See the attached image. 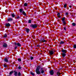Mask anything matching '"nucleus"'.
<instances>
[{
	"label": "nucleus",
	"instance_id": "obj_1",
	"mask_svg": "<svg viewBox=\"0 0 76 76\" xmlns=\"http://www.w3.org/2000/svg\"><path fill=\"white\" fill-rule=\"evenodd\" d=\"M40 67L41 66H39L37 67L36 69V72L37 75H41V73L42 74H44V71L43 70V68H41L40 71H39Z\"/></svg>",
	"mask_w": 76,
	"mask_h": 76
},
{
	"label": "nucleus",
	"instance_id": "obj_2",
	"mask_svg": "<svg viewBox=\"0 0 76 76\" xmlns=\"http://www.w3.org/2000/svg\"><path fill=\"white\" fill-rule=\"evenodd\" d=\"M30 27H32V28H37V26L36 24H32L30 25Z\"/></svg>",
	"mask_w": 76,
	"mask_h": 76
},
{
	"label": "nucleus",
	"instance_id": "obj_3",
	"mask_svg": "<svg viewBox=\"0 0 76 76\" xmlns=\"http://www.w3.org/2000/svg\"><path fill=\"white\" fill-rule=\"evenodd\" d=\"M49 53L50 54V55H53V54H54V53H55V51L54 50H49Z\"/></svg>",
	"mask_w": 76,
	"mask_h": 76
},
{
	"label": "nucleus",
	"instance_id": "obj_4",
	"mask_svg": "<svg viewBox=\"0 0 76 76\" xmlns=\"http://www.w3.org/2000/svg\"><path fill=\"white\" fill-rule=\"evenodd\" d=\"M40 42H47V40H45L43 37H42L40 40Z\"/></svg>",
	"mask_w": 76,
	"mask_h": 76
},
{
	"label": "nucleus",
	"instance_id": "obj_5",
	"mask_svg": "<svg viewBox=\"0 0 76 76\" xmlns=\"http://www.w3.org/2000/svg\"><path fill=\"white\" fill-rule=\"evenodd\" d=\"M49 73L50 75H54V70H51L49 71Z\"/></svg>",
	"mask_w": 76,
	"mask_h": 76
},
{
	"label": "nucleus",
	"instance_id": "obj_6",
	"mask_svg": "<svg viewBox=\"0 0 76 76\" xmlns=\"http://www.w3.org/2000/svg\"><path fill=\"white\" fill-rule=\"evenodd\" d=\"M3 47L4 48H7V45L6 43H4L3 44Z\"/></svg>",
	"mask_w": 76,
	"mask_h": 76
},
{
	"label": "nucleus",
	"instance_id": "obj_7",
	"mask_svg": "<svg viewBox=\"0 0 76 76\" xmlns=\"http://www.w3.org/2000/svg\"><path fill=\"white\" fill-rule=\"evenodd\" d=\"M5 25L6 26V27H10L11 25L9 23H6Z\"/></svg>",
	"mask_w": 76,
	"mask_h": 76
},
{
	"label": "nucleus",
	"instance_id": "obj_8",
	"mask_svg": "<svg viewBox=\"0 0 76 76\" xmlns=\"http://www.w3.org/2000/svg\"><path fill=\"white\" fill-rule=\"evenodd\" d=\"M61 51L62 52V53H64L66 54V53L67 51L66 50L62 49L61 50Z\"/></svg>",
	"mask_w": 76,
	"mask_h": 76
},
{
	"label": "nucleus",
	"instance_id": "obj_9",
	"mask_svg": "<svg viewBox=\"0 0 76 76\" xmlns=\"http://www.w3.org/2000/svg\"><path fill=\"white\" fill-rule=\"evenodd\" d=\"M62 57L64 58H66L65 56H66V53H62Z\"/></svg>",
	"mask_w": 76,
	"mask_h": 76
},
{
	"label": "nucleus",
	"instance_id": "obj_10",
	"mask_svg": "<svg viewBox=\"0 0 76 76\" xmlns=\"http://www.w3.org/2000/svg\"><path fill=\"white\" fill-rule=\"evenodd\" d=\"M25 29L26 30V31L27 32V34H28L29 33V29L28 28H25Z\"/></svg>",
	"mask_w": 76,
	"mask_h": 76
},
{
	"label": "nucleus",
	"instance_id": "obj_11",
	"mask_svg": "<svg viewBox=\"0 0 76 76\" xmlns=\"http://www.w3.org/2000/svg\"><path fill=\"white\" fill-rule=\"evenodd\" d=\"M13 72H15V73L14 74V75L15 76H18V72H16L15 70H14L13 71Z\"/></svg>",
	"mask_w": 76,
	"mask_h": 76
},
{
	"label": "nucleus",
	"instance_id": "obj_12",
	"mask_svg": "<svg viewBox=\"0 0 76 76\" xmlns=\"http://www.w3.org/2000/svg\"><path fill=\"white\" fill-rule=\"evenodd\" d=\"M8 22H11V21H12L13 20V19L11 18H9L8 19H7Z\"/></svg>",
	"mask_w": 76,
	"mask_h": 76
},
{
	"label": "nucleus",
	"instance_id": "obj_13",
	"mask_svg": "<svg viewBox=\"0 0 76 76\" xmlns=\"http://www.w3.org/2000/svg\"><path fill=\"white\" fill-rule=\"evenodd\" d=\"M4 61L6 62V63H7V62H9V60L7 58H5L4 60Z\"/></svg>",
	"mask_w": 76,
	"mask_h": 76
},
{
	"label": "nucleus",
	"instance_id": "obj_14",
	"mask_svg": "<svg viewBox=\"0 0 76 76\" xmlns=\"http://www.w3.org/2000/svg\"><path fill=\"white\" fill-rule=\"evenodd\" d=\"M7 33H5L4 34V36L3 37V38H7Z\"/></svg>",
	"mask_w": 76,
	"mask_h": 76
},
{
	"label": "nucleus",
	"instance_id": "obj_15",
	"mask_svg": "<svg viewBox=\"0 0 76 76\" xmlns=\"http://www.w3.org/2000/svg\"><path fill=\"white\" fill-rule=\"evenodd\" d=\"M56 75H57V76H58L59 75H61V73H60V72H57Z\"/></svg>",
	"mask_w": 76,
	"mask_h": 76
},
{
	"label": "nucleus",
	"instance_id": "obj_16",
	"mask_svg": "<svg viewBox=\"0 0 76 76\" xmlns=\"http://www.w3.org/2000/svg\"><path fill=\"white\" fill-rule=\"evenodd\" d=\"M30 74L32 75V76H35V74L33 72H30Z\"/></svg>",
	"mask_w": 76,
	"mask_h": 76
},
{
	"label": "nucleus",
	"instance_id": "obj_17",
	"mask_svg": "<svg viewBox=\"0 0 76 76\" xmlns=\"http://www.w3.org/2000/svg\"><path fill=\"white\" fill-rule=\"evenodd\" d=\"M11 16H12V18H15V14H14V13H12L11 14Z\"/></svg>",
	"mask_w": 76,
	"mask_h": 76
},
{
	"label": "nucleus",
	"instance_id": "obj_18",
	"mask_svg": "<svg viewBox=\"0 0 76 76\" xmlns=\"http://www.w3.org/2000/svg\"><path fill=\"white\" fill-rule=\"evenodd\" d=\"M28 6V4L27 3H26L24 4V7H26V6Z\"/></svg>",
	"mask_w": 76,
	"mask_h": 76
},
{
	"label": "nucleus",
	"instance_id": "obj_19",
	"mask_svg": "<svg viewBox=\"0 0 76 76\" xmlns=\"http://www.w3.org/2000/svg\"><path fill=\"white\" fill-rule=\"evenodd\" d=\"M62 23H64V25H66V21H65V20L62 21Z\"/></svg>",
	"mask_w": 76,
	"mask_h": 76
},
{
	"label": "nucleus",
	"instance_id": "obj_20",
	"mask_svg": "<svg viewBox=\"0 0 76 76\" xmlns=\"http://www.w3.org/2000/svg\"><path fill=\"white\" fill-rule=\"evenodd\" d=\"M23 10L22 9H20L19 10V11H20V13H22Z\"/></svg>",
	"mask_w": 76,
	"mask_h": 76
},
{
	"label": "nucleus",
	"instance_id": "obj_21",
	"mask_svg": "<svg viewBox=\"0 0 76 76\" xmlns=\"http://www.w3.org/2000/svg\"><path fill=\"white\" fill-rule=\"evenodd\" d=\"M72 25L74 26H76V23H72Z\"/></svg>",
	"mask_w": 76,
	"mask_h": 76
},
{
	"label": "nucleus",
	"instance_id": "obj_22",
	"mask_svg": "<svg viewBox=\"0 0 76 76\" xmlns=\"http://www.w3.org/2000/svg\"><path fill=\"white\" fill-rule=\"evenodd\" d=\"M17 46L18 47H21V45L19 43H18L17 44Z\"/></svg>",
	"mask_w": 76,
	"mask_h": 76
},
{
	"label": "nucleus",
	"instance_id": "obj_23",
	"mask_svg": "<svg viewBox=\"0 0 76 76\" xmlns=\"http://www.w3.org/2000/svg\"><path fill=\"white\" fill-rule=\"evenodd\" d=\"M64 43V41H61L59 43L60 44H63Z\"/></svg>",
	"mask_w": 76,
	"mask_h": 76
},
{
	"label": "nucleus",
	"instance_id": "obj_24",
	"mask_svg": "<svg viewBox=\"0 0 76 76\" xmlns=\"http://www.w3.org/2000/svg\"><path fill=\"white\" fill-rule=\"evenodd\" d=\"M18 61L19 62H20V61H22V60H21V59L20 58H18Z\"/></svg>",
	"mask_w": 76,
	"mask_h": 76
},
{
	"label": "nucleus",
	"instance_id": "obj_25",
	"mask_svg": "<svg viewBox=\"0 0 76 76\" xmlns=\"http://www.w3.org/2000/svg\"><path fill=\"white\" fill-rule=\"evenodd\" d=\"M73 48L75 49L76 48V44H75L73 45Z\"/></svg>",
	"mask_w": 76,
	"mask_h": 76
},
{
	"label": "nucleus",
	"instance_id": "obj_26",
	"mask_svg": "<svg viewBox=\"0 0 76 76\" xmlns=\"http://www.w3.org/2000/svg\"><path fill=\"white\" fill-rule=\"evenodd\" d=\"M30 58L31 60H32L34 59V57L33 56H30Z\"/></svg>",
	"mask_w": 76,
	"mask_h": 76
},
{
	"label": "nucleus",
	"instance_id": "obj_27",
	"mask_svg": "<svg viewBox=\"0 0 76 76\" xmlns=\"http://www.w3.org/2000/svg\"><path fill=\"white\" fill-rule=\"evenodd\" d=\"M13 73V71L10 72V75H12V73Z\"/></svg>",
	"mask_w": 76,
	"mask_h": 76
},
{
	"label": "nucleus",
	"instance_id": "obj_28",
	"mask_svg": "<svg viewBox=\"0 0 76 76\" xmlns=\"http://www.w3.org/2000/svg\"><path fill=\"white\" fill-rule=\"evenodd\" d=\"M28 23H31V20H28Z\"/></svg>",
	"mask_w": 76,
	"mask_h": 76
},
{
	"label": "nucleus",
	"instance_id": "obj_29",
	"mask_svg": "<svg viewBox=\"0 0 76 76\" xmlns=\"http://www.w3.org/2000/svg\"><path fill=\"white\" fill-rule=\"evenodd\" d=\"M66 7H67V4H65L64 5V8H66Z\"/></svg>",
	"mask_w": 76,
	"mask_h": 76
},
{
	"label": "nucleus",
	"instance_id": "obj_30",
	"mask_svg": "<svg viewBox=\"0 0 76 76\" xmlns=\"http://www.w3.org/2000/svg\"><path fill=\"white\" fill-rule=\"evenodd\" d=\"M65 20V17H64L62 19V21Z\"/></svg>",
	"mask_w": 76,
	"mask_h": 76
},
{
	"label": "nucleus",
	"instance_id": "obj_31",
	"mask_svg": "<svg viewBox=\"0 0 76 76\" xmlns=\"http://www.w3.org/2000/svg\"><path fill=\"white\" fill-rule=\"evenodd\" d=\"M18 76H21V74H20V72H19L18 74Z\"/></svg>",
	"mask_w": 76,
	"mask_h": 76
},
{
	"label": "nucleus",
	"instance_id": "obj_32",
	"mask_svg": "<svg viewBox=\"0 0 76 76\" xmlns=\"http://www.w3.org/2000/svg\"><path fill=\"white\" fill-rule=\"evenodd\" d=\"M23 15L24 16L26 15V13L25 12H24V13H23Z\"/></svg>",
	"mask_w": 76,
	"mask_h": 76
},
{
	"label": "nucleus",
	"instance_id": "obj_33",
	"mask_svg": "<svg viewBox=\"0 0 76 76\" xmlns=\"http://www.w3.org/2000/svg\"><path fill=\"white\" fill-rule=\"evenodd\" d=\"M20 17H19V16H18L17 17V19H20Z\"/></svg>",
	"mask_w": 76,
	"mask_h": 76
},
{
	"label": "nucleus",
	"instance_id": "obj_34",
	"mask_svg": "<svg viewBox=\"0 0 76 76\" xmlns=\"http://www.w3.org/2000/svg\"><path fill=\"white\" fill-rule=\"evenodd\" d=\"M36 47H40V45H37L36 46Z\"/></svg>",
	"mask_w": 76,
	"mask_h": 76
},
{
	"label": "nucleus",
	"instance_id": "obj_35",
	"mask_svg": "<svg viewBox=\"0 0 76 76\" xmlns=\"http://www.w3.org/2000/svg\"><path fill=\"white\" fill-rule=\"evenodd\" d=\"M60 13H58V14H57V15L58 16H60Z\"/></svg>",
	"mask_w": 76,
	"mask_h": 76
},
{
	"label": "nucleus",
	"instance_id": "obj_36",
	"mask_svg": "<svg viewBox=\"0 0 76 76\" xmlns=\"http://www.w3.org/2000/svg\"><path fill=\"white\" fill-rule=\"evenodd\" d=\"M14 44L15 45H18V43H16V42H14Z\"/></svg>",
	"mask_w": 76,
	"mask_h": 76
},
{
	"label": "nucleus",
	"instance_id": "obj_37",
	"mask_svg": "<svg viewBox=\"0 0 76 76\" xmlns=\"http://www.w3.org/2000/svg\"><path fill=\"white\" fill-rule=\"evenodd\" d=\"M18 69H22V68H21V67L20 66H19L18 67Z\"/></svg>",
	"mask_w": 76,
	"mask_h": 76
},
{
	"label": "nucleus",
	"instance_id": "obj_38",
	"mask_svg": "<svg viewBox=\"0 0 76 76\" xmlns=\"http://www.w3.org/2000/svg\"><path fill=\"white\" fill-rule=\"evenodd\" d=\"M17 48H18L16 46H15V48H14V50H16Z\"/></svg>",
	"mask_w": 76,
	"mask_h": 76
},
{
	"label": "nucleus",
	"instance_id": "obj_39",
	"mask_svg": "<svg viewBox=\"0 0 76 76\" xmlns=\"http://www.w3.org/2000/svg\"><path fill=\"white\" fill-rule=\"evenodd\" d=\"M4 67H7V65H4Z\"/></svg>",
	"mask_w": 76,
	"mask_h": 76
},
{
	"label": "nucleus",
	"instance_id": "obj_40",
	"mask_svg": "<svg viewBox=\"0 0 76 76\" xmlns=\"http://www.w3.org/2000/svg\"><path fill=\"white\" fill-rule=\"evenodd\" d=\"M69 15V13H67V12H66V15Z\"/></svg>",
	"mask_w": 76,
	"mask_h": 76
},
{
	"label": "nucleus",
	"instance_id": "obj_41",
	"mask_svg": "<svg viewBox=\"0 0 76 76\" xmlns=\"http://www.w3.org/2000/svg\"><path fill=\"white\" fill-rule=\"evenodd\" d=\"M64 30H66V27H64Z\"/></svg>",
	"mask_w": 76,
	"mask_h": 76
},
{
	"label": "nucleus",
	"instance_id": "obj_42",
	"mask_svg": "<svg viewBox=\"0 0 76 76\" xmlns=\"http://www.w3.org/2000/svg\"><path fill=\"white\" fill-rule=\"evenodd\" d=\"M58 16V18H60V19L61 18V17H60V15H59Z\"/></svg>",
	"mask_w": 76,
	"mask_h": 76
},
{
	"label": "nucleus",
	"instance_id": "obj_43",
	"mask_svg": "<svg viewBox=\"0 0 76 76\" xmlns=\"http://www.w3.org/2000/svg\"><path fill=\"white\" fill-rule=\"evenodd\" d=\"M69 7L70 8H72V6L71 5H69Z\"/></svg>",
	"mask_w": 76,
	"mask_h": 76
},
{
	"label": "nucleus",
	"instance_id": "obj_44",
	"mask_svg": "<svg viewBox=\"0 0 76 76\" xmlns=\"http://www.w3.org/2000/svg\"><path fill=\"white\" fill-rule=\"evenodd\" d=\"M22 12L23 14L25 12V11H24L23 10L22 11Z\"/></svg>",
	"mask_w": 76,
	"mask_h": 76
},
{
	"label": "nucleus",
	"instance_id": "obj_45",
	"mask_svg": "<svg viewBox=\"0 0 76 76\" xmlns=\"http://www.w3.org/2000/svg\"><path fill=\"white\" fill-rule=\"evenodd\" d=\"M63 58V59L62 60H64V59H65V58Z\"/></svg>",
	"mask_w": 76,
	"mask_h": 76
},
{
	"label": "nucleus",
	"instance_id": "obj_46",
	"mask_svg": "<svg viewBox=\"0 0 76 76\" xmlns=\"http://www.w3.org/2000/svg\"><path fill=\"white\" fill-rule=\"evenodd\" d=\"M13 23H14V24H15V22H13Z\"/></svg>",
	"mask_w": 76,
	"mask_h": 76
},
{
	"label": "nucleus",
	"instance_id": "obj_47",
	"mask_svg": "<svg viewBox=\"0 0 76 76\" xmlns=\"http://www.w3.org/2000/svg\"><path fill=\"white\" fill-rule=\"evenodd\" d=\"M13 64H14V63H13Z\"/></svg>",
	"mask_w": 76,
	"mask_h": 76
},
{
	"label": "nucleus",
	"instance_id": "obj_48",
	"mask_svg": "<svg viewBox=\"0 0 76 76\" xmlns=\"http://www.w3.org/2000/svg\"><path fill=\"white\" fill-rule=\"evenodd\" d=\"M8 76H10V75H9Z\"/></svg>",
	"mask_w": 76,
	"mask_h": 76
},
{
	"label": "nucleus",
	"instance_id": "obj_49",
	"mask_svg": "<svg viewBox=\"0 0 76 76\" xmlns=\"http://www.w3.org/2000/svg\"><path fill=\"white\" fill-rule=\"evenodd\" d=\"M36 53H37V52H36Z\"/></svg>",
	"mask_w": 76,
	"mask_h": 76
},
{
	"label": "nucleus",
	"instance_id": "obj_50",
	"mask_svg": "<svg viewBox=\"0 0 76 76\" xmlns=\"http://www.w3.org/2000/svg\"><path fill=\"white\" fill-rule=\"evenodd\" d=\"M45 75V74H44V75Z\"/></svg>",
	"mask_w": 76,
	"mask_h": 76
},
{
	"label": "nucleus",
	"instance_id": "obj_51",
	"mask_svg": "<svg viewBox=\"0 0 76 76\" xmlns=\"http://www.w3.org/2000/svg\"><path fill=\"white\" fill-rule=\"evenodd\" d=\"M54 60H55V59H54Z\"/></svg>",
	"mask_w": 76,
	"mask_h": 76
}]
</instances>
